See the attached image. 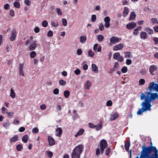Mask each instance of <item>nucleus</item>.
I'll return each instance as SVG.
<instances>
[{
    "mask_svg": "<svg viewBox=\"0 0 158 158\" xmlns=\"http://www.w3.org/2000/svg\"><path fill=\"white\" fill-rule=\"evenodd\" d=\"M80 42L82 44L85 43L86 40L87 38L86 36H81L80 37Z\"/></svg>",
    "mask_w": 158,
    "mask_h": 158,
    "instance_id": "aec40b11",
    "label": "nucleus"
},
{
    "mask_svg": "<svg viewBox=\"0 0 158 158\" xmlns=\"http://www.w3.org/2000/svg\"><path fill=\"white\" fill-rule=\"evenodd\" d=\"M24 3L27 6H29L31 4V2L29 0H24Z\"/></svg>",
    "mask_w": 158,
    "mask_h": 158,
    "instance_id": "052dcab7",
    "label": "nucleus"
},
{
    "mask_svg": "<svg viewBox=\"0 0 158 158\" xmlns=\"http://www.w3.org/2000/svg\"><path fill=\"white\" fill-rule=\"evenodd\" d=\"M10 96L13 98H15V93L12 88H11L10 89Z\"/></svg>",
    "mask_w": 158,
    "mask_h": 158,
    "instance_id": "cd10ccee",
    "label": "nucleus"
},
{
    "mask_svg": "<svg viewBox=\"0 0 158 158\" xmlns=\"http://www.w3.org/2000/svg\"><path fill=\"white\" fill-rule=\"evenodd\" d=\"M85 61H84L82 64V65H83V69L84 70H86L88 68V66L87 64H85Z\"/></svg>",
    "mask_w": 158,
    "mask_h": 158,
    "instance_id": "72a5a7b5",
    "label": "nucleus"
},
{
    "mask_svg": "<svg viewBox=\"0 0 158 158\" xmlns=\"http://www.w3.org/2000/svg\"><path fill=\"white\" fill-rule=\"evenodd\" d=\"M117 60H118V61L122 62L124 60V58H123V56H119L118 58V59Z\"/></svg>",
    "mask_w": 158,
    "mask_h": 158,
    "instance_id": "774afa93",
    "label": "nucleus"
},
{
    "mask_svg": "<svg viewBox=\"0 0 158 158\" xmlns=\"http://www.w3.org/2000/svg\"><path fill=\"white\" fill-rule=\"evenodd\" d=\"M39 131L38 128L37 127L34 128L32 130V132L33 133L35 134L37 133Z\"/></svg>",
    "mask_w": 158,
    "mask_h": 158,
    "instance_id": "603ef678",
    "label": "nucleus"
},
{
    "mask_svg": "<svg viewBox=\"0 0 158 158\" xmlns=\"http://www.w3.org/2000/svg\"><path fill=\"white\" fill-rule=\"evenodd\" d=\"M121 40V38L115 36H112L110 39V42L114 44H116V43L119 42Z\"/></svg>",
    "mask_w": 158,
    "mask_h": 158,
    "instance_id": "423d86ee",
    "label": "nucleus"
},
{
    "mask_svg": "<svg viewBox=\"0 0 158 158\" xmlns=\"http://www.w3.org/2000/svg\"><path fill=\"white\" fill-rule=\"evenodd\" d=\"M119 114L117 112L113 113L110 116V120L113 121L117 119L118 117Z\"/></svg>",
    "mask_w": 158,
    "mask_h": 158,
    "instance_id": "ddd939ff",
    "label": "nucleus"
},
{
    "mask_svg": "<svg viewBox=\"0 0 158 158\" xmlns=\"http://www.w3.org/2000/svg\"><path fill=\"white\" fill-rule=\"evenodd\" d=\"M82 53V50L81 49H78L77 51V54L78 55H81Z\"/></svg>",
    "mask_w": 158,
    "mask_h": 158,
    "instance_id": "de8ad7c7",
    "label": "nucleus"
},
{
    "mask_svg": "<svg viewBox=\"0 0 158 158\" xmlns=\"http://www.w3.org/2000/svg\"><path fill=\"white\" fill-rule=\"evenodd\" d=\"M129 9L127 7H125L124 8V11L123 12V16L126 17L127 16L129 12Z\"/></svg>",
    "mask_w": 158,
    "mask_h": 158,
    "instance_id": "b1692460",
    "label": "nucleus"
},
{
    "mask_svg": "<svg viewBox=\"0 0 158 158\" xmlns=\"http://www.w3.org/2000/svg\"><path fill=\"white\" fill-rule=\"evenodd\" d=\"M46 153L50 158H51L53 156V153L52 152L50 151H48L46 152Z\"/></svg>",
    "mask_w": 158,
    "mask_h": 158,
    "instance_id": "e2e57ef3",
    "label": "nucleus"
},
{
    "mask_svg": "<svg viewBox=\"0 0 158 158\" xmlns=\"http://www.w3.org/2000/svg\"><path fill=\"white\" fill-rule=\"evenodd\" d=\"M96 38L99 42H101L103 41L104 37L101 35H99L97 36Z\"/></svg>",
    "mask_w": 158,
    "mask_h": 158,
    "instance_id": "5701e85b",
    "label": "nucleus"
},
{
    "mask_svg": "<svg viewBox=\"0 0 158 158\" xmlns=\"http://www.w3.org/2000/svg\"><path fill=\"white\" fill-rule=\"evenodd\" d=\"M104 151L102 152V149L99 148H98L96 151V155L97 157H98L100 154H102L103 153Z\"/></svg>",
    "mask_w": 158,
    "mask_h": 158,
    "instance_id": "6ab92c4d",
    "label": "nucleus"
},
{
    "mask_svg": "<svg viewBox=\"0 0 158 158\" xmlns=\"http://www.w3.org/2000/svg\"><path fill=\"white\" fill-rule=\"evenodd\" d=\"M141 158H158V151L156 147H146L143 145L142 147Z\"/></svg>",
    "mask_w": 158,
    "mask_h": 158,
    "instance_id": "f03ea898",
    "label": "nucleus"
},
{
    "mask_svg": "<svg viewBox=\"0 0 158 158\" xmlns=\"http://www.w3.org/2000/svg\"><path fill=\"white\" fill-rule=\"evenodd\" d=\"M40 108L42 110H45L46 109V106L44 104H42L40 106Z\"/></svg>",
    "mask_w": 158,
    "mask_h": 158,
    "instance_id": "69168bd1",
    "label": "nucleus"
},
{
    "mask_svg": "<svg viewBox=\"0 0 158 158\" xmlns=\"http://www.w3.org/2000/svg\"><path fill=\"white\" fill-rule=\"evenodd\" d=\"M124 54H125V57L126 58L132 57V55L131 54L130 52H125Z\"/></svg>",
    "mask_w": 158,
    "mask_h": 158,
    "instance_id": "7c9ffc66",
    "label": "nucleus"
},
{
    "mask_svg": "<svg viewBox=\"0 0 158 158\" xmlns=\"http://www.w3.org/2000/svg\"><path fill=\"white\" fill-rule=\"evenodd\" d=\"M140 38L143 40H145L148 37V35L146 32L144 31L142 32L140 34Z\"/></svg>",
    "mask_w": 158,
    "mask_h": 158,
    "instance_id": "dca6fc26",
    "label": "nucleus"
},
{
    "mask_svg": "<svg viewBox=\"0 0 158 158\" xmlns=\"http://www.w3.org/2000/svg\"><path fill=\"white\" fill-rule=\"evenodd\" d=\"M48 25V22L46 20H44L42 23V25L44 27H46Z\"/></svg>",
    "mask_w": 158,
    "mask_h": 158,
    "instance_id": "c9c22d12",
    "label": "nucleus"
},
{
    "mask_svg": "<svg viewBox=\"0 0 158 158\" xmlns=\"http://www.w3.org/2000/svg\"><path fill=\"white\" fill-rule=\"evenodd\" d=\"M136 17V15L134 12H132L131 13L129 20L135 19Z\"/></svg>",
    "mask_w": 158,
    "mask_h": 158,
    "instance_id": "2f4dec72",
    "label": "nucleus"
},
{
    "mask_svg": "<svg viewBox=\"0 0 158 158\" xmlns=\"http://www.w3.org/2000/svg\"><path fill=\"white\" fill-rule=\"evenodd\" d=\"M144 30L149 35H151L153 33V30L149 27L145 28Z\"/></svg>",
    "mask_w": 158,
    "mask_h": 158,
    "instance_id": "412c9836",
    "label": "nucleus"
},
{
    "mask_svg": "<svg viewBox=\"0 0 158 158\" xmlns=\"http://www.w3.org/2000/svg\"><path fill=\"white\" fill-rule=\"evenodd\" d=\"M148 88L150 92H145V94L142 93L140 95V99L141 100H144L143 102L141 105L142 106L137 112L138 115H140L143 112L151 110V107L152 105L151 102L156 99H158V94L157 93H151L150 92L153 91H158V84L154 83V82H151L150 83Z\"/></svg>",
    "mask_w": 158,
    "mask_h": 158,
    "instance_id": "f257e3e1",
    "label": "nucleus"
},
{
    "mask_svg": "<svg viewBox=\"0 0 158 158\" xmlns=\"http://www.w3.org/2000/svg\"><path fill=\"white\" fill-rule=\"evenodd\" d=\"M123 44L120 43L118 45L114 46L113 47V50L114 51L121 50L123 48Z\"/></svg>",
    "mask_w": 158,
    "mask_h": 158,
    "instance_id": "1a4fd4ad",
    "label": "nucleus"
},
{
    "mask_svg": "<svg viewBox=\"0 0 158 158\" xmlns=\"http://www.w3.org/2000/svg\"><path fill=\"white\" fill-rule=\"evenodd\" d=\"M84 132V129H81L75 135V136L76 137H77L79 135H81L83 134Z\"/></svg>",
    "mask_w": 158,
    "mask_h": 158,
    "instance_id": "a878e982",
    "label": "nucleus"
},
{
    "mask_svg": "<svg viewBox=\"0 0 158 158\" xmlns=\"http://www.w3.org/2000/svg\"><path fill=\"white\" fill-rule=\"evenodd\" d=\"M91 85V83L90 81L89 80L86 81L84 85L85 89L88 90L89 89Z\"/></svg>",
    "mask_w": 158,
    "mask_h": 158,
    "instance_id": "4468645a",
    "label": "nucleus"
},
{
    "mask_svg": "<svg viewBox=\"0 0 158 158\" xmlns=\"http://www.w3.org/2000/svg\"><path fill=\"white\" fill-rule=\"evenodd\" d=\"M110 152V148H108L106 149L105 151V154L106 155H109Z\"/></svg>",
    "mask_w": 158,
    "mask_h": 158,
    "instance_id": "338daca9",
    "label": "nucleus"
},
{
    "mask_svg": "<svg viewBox=\"0 0 158 158\" xmlns=\"http://www.w3.org/2000/svg\"><path fill=\"white\" fill-rule=\"evenodd\" d=\"M64 95L65 98H67L70 95V92L68 90H65L64 93Z\"/></svg>",
    "mask_w": 158,
    "mask_h": 158,
    "instance_id": "473e14b6",
    "label": "nucleus"
},
{
    "mask_svg": "<svg viewBox=\"0 0 158 158\" xmlns=\"http://www.w3.org/2000/svg\"><path fill=\"white\" fill-rule=\"evenodd\" d=\"M88 54L89 56L93 57L94 56L95 54L94 52H93L91 50H90L88 51Z\"/></svg>",
    "mask_w": 158,
    "mask_h": 158,
    "instance_id": "a19ab883",
    "label": "nucleus"
},
{
    "mask_svg": "<svg viewBox=\"0 0 158 158\" xmlns=\"http://www.w3.org/2000/svg\"><path fill=\"white\" fill-rule=\"evenodd\" d=\"M144 10L146 12H150L151 11V9L149 6H146L144 7Z\"/></svg>",
    "mask_w": 158,
    "mask_h": 158,
    "instance_id": "5fc2aeb1",
    "label": "nucleus"
},
{
    "mask_svg": "<svg viewBox=\"0 0 158 158\" xmlns=\"http://www.w3.org/2000/svg\"><path fill=\"white\" fill-rule=\"evenodd\" d=\"M16 30L14 29L12 31L11 35L10 37V40L12 41L14 40L16 36Z\"/></svg>",
    "mask_w": 158,
    "mask_h": 158,
    "instance_id": "9b49d317",
    "label": "nucleus"
},
{
    "mask_svg": "<svg viewBox=\"0 0 158 158\" xmlns=\"http://www.w3.org/2000/svg\"><path fill=\"white\" fill-rule=\"evenodd\" d=\"M152 23L153 24H158V21L157 19L156 18H153L151 19Z\"/></svg>",
    "mask_w": 158,
    "mask_h": 158,
    "instance_id": "ea45409f",
    "label": "nucleus"
},
{
    "mask_svg": "<svg viewBox=\"0 0 158 158\" xmlns=\"http://www.w3.org/2000/svg\"><path fill=\"white\" fill-rule=\"evenodd\" d=\"M24 64H23L20 63L19 67V73L20 75H22L23 76H24V74L23 71Z\"/></svg>",
    "mask_w": 158,
    "mask_h": 158,
    "instance_id": "f8f14e48",
    "label": "nucleus"
},
{
    "mask_svg": "<svg viewBox=\"0 0 158 158\" xmlns=\"http://www.w3.org/2000/svg\"><path fill=\"white\" fill-rule=\"evenodd\" d=\"M137 26L135 22H131L128 23L126 26V27L129 30L134 28Z\"/></svg>",
    "mask_w": 158,
    "mask_h": 158,
    "instance_id": "6e6552de",
    "label": "nucleus"
},
{
    "mask_svg": "<svg viewBox=\"0 0 158 158\" xmlns=\"http://www.w3.org/2000/svg\"><path fill=\"white\" fill-rule=\"evenodd\" d=\"M10 124V123L8 121H7L3 124V126L5 128H7L9 126Z\"/></svg>",
    "mask_w": 158,
    "mask_h": 158,
    "instance_id": "864d4df0",
    "label": "nucleus"
},
{
    "mask_svg": "<svg viewBox=\"0 0 158 158\" xmlns=\"http://www.w3.org/2000/svg\"><path fill=\"white\" fill-rule=\"evenodd\" d=\"M157 69V67L154 65H152L150 66L149 68V70L150 73L152 75H153V72L154 71H156Z\"/></svg>",
    "mask_w": 158,
    "mask_h": 158,
    "instance_id": "2eb2a0df",
    "label": "nucleus"
},
{
    "mask_svg": "<svg viewBox=\"0 0 158 158\" xmlns=\"http://www.w3.org/2000/svg\"><path fill=\"white\" fill-rule=\"evenodd\" d=\"M53 35V32L52 31L50 30L48 31L47 33V35L49 37H52Z\"/></svg>",
    "mask_w": 158,
    "mask_h": 158,
    "instance_id": "bf43d9fd",
    "label": "nucleus"
},
{
    "mask_svg": "<svg viewBox=\"0 0 158 158\" xmlns=\"http://www.w3.org/2000/svg\"><path fill=\"white\" fill-rule=\"evenodd\" d=\"M56 11L58 15H62V12L59 8H56Z\"/></svg>",
    "mask_w": 158,
    "mask_h": 158,
    "instance_id": "0e129e2a",
    "label": "nucleus"
},
{
    "mask_svg": "<svg viewBox=\"0 0 158 158\" xmlns=\"http://www.w3.org/2000/svg\"><path fill=\"white\" fill-rule=\"evenodd\" d=\"M96 129L97 131H99L101 130L102 127V124L96 126Z\"/></svg>",
    "mask_w": 158,
    "mask_h": 158,
    "instance_id": "a18cd8bd",
    "label": "nucleus"
},
{
    "mask_svg": "<svg viewBox=\"0 0 158 158\" xmlns=\"http://www.w3.org/2000/svg\"><path fill=\"white\" fill-rule=\"evenodd\" d=\"M120 54L119 53L117 52L114 53L113 55V58L115 60H117L118 58L120 56Z\"/></svg>",
    "mask_w": 158,
    "mask_h": 158,
    "instance_id": "4c0bfd02",
    "label": "nucleus"
},
{
    "mask_svg": "<svg viewBox=\"0 0 158 158\" xmlns=\"http://www.w3.org/2000/svg\"><path fill=\"white\" fill-rule=\"evenodd\" d=\"M19 139L18 136L17 135H15L13 137L10 139L11 142H13L18 141Z\"/></svg>",
    "mask_w": 158,
    "mask_h": 158,
    "instance_id": "393cba45",
    "label": "nucleus"
},
{
    "mask_svg": "<svg viewBox=\"0 0 158 158\" xmlns=\"http://www.w3.org/2000/svg\"><path fill=\"white\" fill-rule=\"evenodd\" d=\"M53 93L54 94L57 95L59 93V89L58 88L54 89L53 90Z\"/></svg>",
    "mask_w": 158,
    "mask_h": 158,
    "instance_id": "4d7b16f0",
    "label": "nucleus"
},
{
    "mask_svg": "<svg viewBox=\"0 0 158 158\" xmlns=\"http://www.w3.org/2000/svg\"><path fill=\"white\" fill-rule=\"evenodd\" d=\"M83 150V146L82 145L80 144L76 146L71 153L72 158H80Z\"/></svg>",
    "mask_w": 158,
    "mask_h": 158,
    "instance_id": "7ed1b4c3",
    "label": "nucleus"
},
{
    "mask_svg": "<svg viewBox=\"0 0 158 158\" xmlns=\"http://www.w3.org/2000/svg\"><path fill=\"white\" fill-rule=\"evenodd\" d=\"M14 5L15 7L18 8H19L20 7V4L18 2L16 1L15 2Z\"/></svg>",
    "mask_w": 158,
    "mask_h": 158,
    "instance_id": "58836bf2",
    "label": "nucleus"
},
{
    "mask_svg": "<svg viewBox=\"0 0 158 158\" xmlns=\"http://www.w3.org/2000/svg\"><path fill=\"white\" fill-rule=\"evenodd\" d=\"M59 83L60 85L64 86L66 84V81L63 79H61L59 80Z\"/></svg>",
    "mask_w": 158,
    "mask_h": 158,
    "instance_id": "e433bc0d",
    "label": "nucleus"
},
{
    "mask_svg": "<svg viewBox=\"0 0 158 158\" xmlns=\"http://www.w3.org/2000/svg\"><path fill=\"white\" fill-rule=\"evenodd\" d=\"M51 24L53 27H57L59 25V23L58 22H55L53 21H51Z\"/></svg>",
    "mask_w": 158,
    "mask_h": 158,
    "instance_id": "bb28decb",
    "label": "nucleus"
},
{
    "mask_svg": "<svg viewBox=\"0 0 158 158\" xmlns=\"http://www.w3.org/2000/svg\"><path fill=\"white\" fill-rule=\"evenodd\" d=\"M62 21L63 24V25L64 26H67V21L66 19L64 18L62 19Z\"/></svg>",
    "mask_w": 158,
    "mask_h": 158,
    "instance_id": "c03bdc74",
    "label": "nucleus"
},
{
    "mask_svg": "<svg viewBox=\"0 0 158 158\" xmlns=\"http://www.w3.org/2000/svg\"><path fill=\"white\" fill-rule=\"evenodd\" d=\"M99 28L101 31H103L104 29L103 25L102 23H100L99 24Z\"/></svg>",
    "mask_w": 158,
    "mask_h": 158,
    "instance_id": "09e8293b",
    "label": "nucleus"
},
{
    "mask_svg": "<svg viewBox=\"0 0 158 158\" xmlns=\"http://www.w3.org/2000/svg\"><path fill=\"white\" fill-rule=\"evenodd\" d=\"M139 83L140 85H143L145 83V80L143 79H141L139 81Z\"/></svg>",
    "mask_w": 158,
    "mask_h": 158,
    "instance_id": "3c124183",
    "label": "nucleus"
},
{
    "mask_svg": "<svg viewBox=\"0 0 158 158\" xmlns=\"http://www.w3.org/2000/svg\"><path fill=\"white\" fill-rule=\"evenodd\" d=\"M48 138L49 145L50 146L54 145L55 143L54 139L51 136H48Z\"/></svg>",
    "mask_w": 158,
    "mask_h": 158,
    "instance_id": "9d476101",
    "label": "nucleus"
},
{
    "mask_svg": "<svg viewBox=\"0 0 158 158\" xmlns=\"http://www.w3.org/2000/svg\"><path fill=\"white\" fill-rule=\"evenodd\" d=\"M62 133V130L60 127H58L56 130V135L60 136Z\"/></svg>",
    "mask_w": 158,
    "mask_h": 158,
    "instance_id": "a211bd4d",
    "label": "nucleus"
},
{
    "mask_svg": "<svg viewBox=\"0 0 158 158\" xmlns=\"http://www.w3.org/2000/svg\"><path fill=\"white\" fill-rule=\"evenodd\" d=\"M98 44H94L93 47V49L95 51L97 50L98 52H100L101 51V46L100 45L98 47Z\"/></svg>",
    "mask_w": 158,
    "mask_h": 158,
    "instance_id": "f3484780",
    "label": "nucleus"
},
{
    "mask_svg": "<svg viewBox=\"0 0 158 158\" xmlns=\"http://www.w3.org/2000/svg\"><path fill=\"white\" fill-rule=\"evenodd\" d=\"M7 110V109L5 107H2V113L3 114L6 113V112H7L6 111Z\"/></svg>",
    "mask_w": 158,
    "mask_h": 158,
    "instance_id": "680f3d73",
    "label": "nucleus"
},
{
    "mask_svg": "<svg viewBox=\"0 0 158 158\" xmlns=\"http://www.w3.org/2000/svg\"><path fill=\"white\" fill-rule=\"evenodd\" d=\"M96 15H92L91 17V21L93 22H94L96 21Z\"/></svg>",
    "mask_w": 158,
    "mask_h": 158,
    "instance_id": "79ce46f5",
    "label": "nucleus"
},
{
    "mask_svg": "<svg viewBox=\"0 0 158 158\" xmlns=\"http://www.w3.org/2000/svg\"><path fill=\"white\" fill-rule=\"evenodd\" d=\"M105 22L104 25L106 27L109 28L110 26V19L109 17L107 16L104 19Z\"/></svg>",
    "mask_w": 158,
    "mask_h": 158,
    "instance_id": "0eeeda50",
    "label": "nucleus"
},
{
    "mask_svg": "<svg viewBox=\"0 0 158 158\" xmlns=\"http://www.w3.org/2000/svg\"><path fill=\"white\" fill-rule=\"evenodd\" d=\"M127 68L126 66H124L122 69L121 71L123 73H125L127 71Z\"/></svg>",
    "mask_w": 158,
    "mask_h": 158,
    "instance_id": "37998d69",
    "label": "nucleus"
},
{
    "mask_svg": "<svg viewBox=\"0 0 158 158\" xmlns=\"http://www.w3.org/2000/svg\"><path fill=\"white\" fill-rule=\"evenodd\" d=\"M36 54L35 51H32L30 53V56L31 58H34L36 56Z\"/></svg>",
    "mask_w": 158,
    "mask_h": 158,
    "instance_id": "f704fd0d",
    "label": "nucleus"
},
{
    "mask_svg": "<svg viewBox=\"0 0 158 158\" xmlns=\"http://www.w3.org/2000/svg\"><path fill=\"white\" fill-rule=\"evenodd\" d=\"M28 139V137L27 135H24L22 139V141L24 143H27Z\"/></svg>",
    "mask_w": 158,
    "mask_h": 158,
    "instance_id": "c756f323",
    "label": "nucleus"
},
{
    "mask_svg": "<svg viewBox=\"0 0 158 158\" xmlns=\"http://www.w3.org/2000/svg\"><path fill=\"white\" fill-rule=\"evenodd\" d=\"M130 145V144L129 142L127 141L125 143V148L127 151H129Z\"/></svg>",
    "mask_w": 158,
    "mask_h": 158,
    "instance_id": "c85d7f7f",
    "label": "nucleus"
},
{
    "mask_svg": "<svg viewBox=\"0 0 158 158\" xmlns=\"http://www.w3.org/2000/svg\"><path fill=\"white\" fill-rule=\"evenodd\" d=\"M112 102L110 100L107 101L106 102V105L107 106H111L112 105Z\"/></svg>",
    "mask_w": 158,
    "mask_h": 158,
    "instance_id": "49530a36",
    "label": "nucleus"
},
{
    "mask_svg": "<svg viewBox=\"0 0 158 158\" xmlns=\"http://www.w3.org/2000/svg\"><path fill=\"white\" fill-rule=\"evenodd\" d=\"M107 142L105 140L103 139L100 141L99 146L100 148L102 150V152L104 151V149L107 147Z\"/></svg>",
    "mask_w": 158,
    "mask_h": 158,
    "instance_id": "20e7f679",
    "label": "nucleus"
},
{
    "mask_svg": "<svg viewBox=\"0 0 158 158\" xmlns=\"http://www.w3.org/2000/svg\"><path fill=\"white\" fill-rule=\"evenodd\" d=\"M37 45H38L36 43V41L33 40L31 41L29 46V50L30 51L35 50L37 47Z\"/></svg>",
    "mask_w": 158,
    "mask_h": 158,
    "instance_id": "39448f33",
    "label": "nucleus"
},
{
    "mask_svg": "<svg viewBox=\"0 0 158 158\" xmlns=\"http://www.w3.org/2000/svg\"><path fill=\"white\" fill-rule=\"evenodd\" d=\"M6 113L7 114V115L9 117H12L13 115L14 114V112H6Z\"/></svg>",
    "mask_w": 158,
    "mask_h": 158,
    "instance_id": "13d9d810",
    "label": "nucleus"
},
{
    "mask_svg": "<svg viewBox=\"0 0 158 158\" xmlns=\"http://www.w3.org/2000/svg\"><path fill=\"white\" fill-rule=\"evenodd\" d=\"M22 146L21 144L17 145L16 146V149L18 151H20L22 149Z\"/></svg>",
    "mask_w": 158,
    "mask_h": 158,
    "instance_id": "8fccbe9b",
    "label": "nucleus"
},
{
    "mask_svg": "<svg viewBox=\"0 0 158 158\" xmlns=\"http://www.w3.org/2000/svg\"><path fill=\"white\" fill-rule=\"evenodd\" d=\"M92 69L93 71L95 73H97L98 71V67L94 64H92Z\"/></svg>",
    "mask_w": 158,
    "mask_h": 158,
    "instance_id": "4be33fe9",
    "label": "nucleus"
},
{
    "mask_svg": "<svg viewBox=\"0 0 158 158\" xmlns=\"http://www.w3.org/2000/svg\"><path fill=\"white\" fill-rule=\"evenodd\" d=\"M74 73L76 75H78L80 73L81 71L79 69H77L74 71Z\"/></svg>",
    "mask_w": 158,
    "mask_h": 158,
    "instance_id": "6e6d98bb",
    "label": "nucleus"
}]
</instances>
